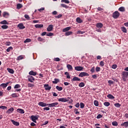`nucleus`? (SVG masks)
<instances>
[{"instance_id":"412c9836","label":"nucleus","mask_w":128,"mask_h":128,"mask_svg":"<svg viewBox=\"0 0 128 128\" xmlns=\"http://www.w3.org/2000/svg\"><path fill=\"white\" fill-rule=\"evenodd\" d=\"M9 16H10V14L8 13V12H4V14H3L4 18H8Z\"/></svg>"},{"instance_id":"bf43d9fd","label":"nucleus","mask_w":128,"mask_h":128,"mask_svg":"<svg viewBox=\"0 0 128 128\" xmlns=\"http://www.w3.org/2000/svg\"><path fill=\"white\" fill-rule=\"evenodd\" d=\"M54 62H60V58H54Z\"/></svg>"},{"instance_id":"f257e3e1","label":"nucleus","mask_w":128,"mask_h":128,"mask_svg":"<svg viewBox=\"0 0 128 128\" xmlns=\"http://www.w3.org/2000/svg\"><path fill=\"white\" fill-rule=\"evenodd\" d=\"M122 80L124 82H126V78H128V72H123L122 73Z\"/></svg>"},{"instance_id":"49530a36","label":"nucleus","mask_w":128,"mask_h":128,"mask_svg":"<svg viewBox=\"0 0 128 128\" xmlns=\"http://www.w3.org/2000/svg\"><path fill=\"white\" fill-rule=\"evenodd\" d=\"M38 42H44V39L42 38L41 37H38Z\"/></svg>"},{"instance_id":"37998d69","label":"nucleus","mask_w":128,"mask_h":128,"mask_svg":"<svg viewBox=\"0 0 128 128\" xmlns=\"http://www.w3.org/2000/svg\"><path fill=\"white\" fill-rule=\"evenodd\" d=\"M104 104L105 106H109L110 105V104L109 102H104Z\"/></svg>"},{"instance_id":"ea45409f","label":"nucleus","mask_w":128,"mask_h":128,"mask_svg":"<svg viewBox=\"0 0 128 128\" xmlns=\"http://www.w3.org/2000/svg\"><path fill=\"white\" fill-rule=\"evenodd\" d=\"M3 30H6V28H8V26H6V25H3L1 26Z\"/></svg>"},{"instance_id":"f03ea898","label":"nucleus","mask_w":128,"mask_h":128,"mask_svg":"<svg viewBox=\"0 0 128 128\" xmlns=\"http://www.w3.org/2000/svg\"><path fill=\"white\" fill-rule=\"evenodd\" d=\"M70 100V97L65 98H60L58 100L59 102H68Z\"/></svg>"},{"instance_id":"4c0bfd02","label":"nucleus","mask_w":128,"mask_h":128,"mask_svg":"<svg viewBox=\"0 0 128 128\" xmlns=\"http://www.w3.org/2000/svg\"><path fill=\"white\" fill-rule=\"evenodd\" d=\"M94 104L96 106H98V101L96 100H94Z\"/></svg>"},{"instance_id":"39448f33","label":"nucleus","mask_w":128,"mask_h":128,"mask_svg":"<svg viewBox=\"0 0 128 128\" xmlns=\"http://www.w3.org/2000/svg\"><path fill=\"white\" fill-rule=\"evenodd\" d=\"M48 104L49 108H54V106H56L58 105V102H56L52 104Z\"/></svg>"},{"instance_id":"b1692460","label":"nucleus","mask_w":128,"mask_h":128,"mask_svg":"<svg viewBox=\"0 0 128 128\" xmlns=\"http://www.w3.org/2000/svg\"><path fill=\"white\" fill-rule=\"evenodd\" d=\"M7 70H8V72H10V74H14V70H12V68H8Z\"/></svg>"},{"instance_id":"4468645a","label":"nucleus","mask_w":128,"mask_h":128,"mask_svg":"<svg viewBox=\"0 0 128 128\" xmlns=\"http://www.w3.org/2000/svg\"><path fill=\"white\" fill-rule=\"evenodd\" d=\"M70 28H72L70 26L66 27V28H64L62 30V32H68V30H70Z\"/></svg>"},{"instance_id":"6e6552de","label":"nucleus","mask_w":128,"mask_h":128,"mask_svg":"<svg viewBox=\"0 0 128 128\" xmlns=\"http://www.w3.org/2000/svg\"><path fill=\"white\" fill-rule=\"evenodd\" d=\"M18 28H20V30H24V28H26V26H24V24L22 23H20L18 25Z\"/></svg>"},{"instance_id":"3c124183","label":"nucleus","mask_w":128,"mask_h":128,"mask_svg":"<svg viewBox=\"0 0 128 128\" xmlns=\"http://www.w3.org/2000/svg\"><path fill=\"white\" fill-rule=\"evenodd\" d=\"M20 88V85L16 84L14 86V88Z\"/></svg>"},{"instance_id":"09e8293b","label":"nucleus","mask_w":128,"mask_h":128,"mask_svg":"<svg viewBox=\"0 0 128 128\" xmlns=\"http://www.w3.org/2000/svg\"><path fill=\"white\" fill-rule=\"evenodd\" d=\"M80 108H84V104L82 102L80 103Z\"/></svg>"},{"instance_id":"f3484780","label":"nucleus","mask_w":128,"mask_h":128,"mask_svg":"<svg viewBox=\"0 0 128 128\" xmlns=\"http://www.w3.org/2000/svg\"><path fill=\"white\" fill-rule=\"evenodd\" d=\"M122 126H124V128H128V122H124L121 124Z\"/></svg>"},{"instance_id":"6ab92c4d","label":"nucleus","mask_w":128,"mask_h":128,"mask_svg":"<svg viewBox=\"0 0 128 128\" xmlns=\"http://www.w3.org/2000/svg\"><path fill=\"white\" fill-rule=\"evenodd\" d=\"M96 28H102L104 26V24L102 23L99 22L96 24Z\"/></svg>"},{"instance_id":"72a5a7b5","label":"nucleus","mask_w":128,"mask_h":128,"mask_svg":"<svg viewBox=\"0 0 128 128\" xmlns=\"http://www.w3.org/2000/svg\"><path fill=\"white\" fill-rule=\"evenodd\" d=\"M118 10H120V12H125L126 11V9L124 8V7H120L118 8Z\"/></svg>"},{"instance_id":"0e129e2a","label":"nucleus","mask_w":128,"mask_h":128,"mask_svg":"<svg viewBox=\"0 0 128 128\" xmlns=\"http://www.w3.org/2000/svg\"><path fill=\"white\" fill-rule=\"evenodd\" d=\"M95 68H94V67H92V68H91V70H90V72H95Z\"/></svg>"},{"instance_id":"9d476101","label":"nucleus","mask_w":128,"mask_h":128,"mask_svg":"<svg viewBox=\"0 0 128 128\" xmlns=\"http://www.w3.org/2000/svg\"><path fill=\"white\" fill-rule=\"evenodd\" d=\"M44 88L46 90H50V89L52 88V87L50 86H48V84H45L44 85Z\"/></svg>"},{"instance_id":"58836bf2","label":"nucleus","mask_w":128,"mask_h":128,"mask_svg":"<svg viewBox=\"0 0 128 128\" xmlns=\"http://www.w3.org/2000/svg\"><path fill=\"white\" fill-rule=\"evenodd\" d=\"M78 86H80V88H84V82L80 83L78 84Z\"/></svg>"},{"instance_id":"aec40b11","label":"nucleus","mask_w":128,"mask_h":128,"mask_svg":"<svg viewBox=\"0 0 128 128\" xmlns=\"http://www.w3.org/2000/svg\"><path fill=\"white\" fill-rule=\"evenodd\" d=\"M29 74H30V76H36L37 73H36V72H34L33 70H32L30 72H29Z\"/></svg>"},{"instance_id":"79ce46f5","label":"nucleus","mask_w":128,"mask_h":128,"mask_svg":"<svg viewBox=\"0 0 128 128\" xmlns=\"http://www.w3.org/2000/svg\"><path fill=\"white\" fill-rule=\"evenodd\" d=\"M64 74L66 76V78H70V74H68V72H65Z\"/></svg>"},{"instance_id":"052dcab7","label":"nucleus","mask_w":128,"mask_h":128,"mask_svg":"<svg viewBox=\"0 0 128 128\" xmlns=\"http://www.w3.org/2000/svg\"><path fill=\"white\" fill-rule=\"evenodd\" d=\"M28 88H32V86H34V84H32L28 83Z\"/></svg>"},{"instance_id":"c756f323","label":"nucleus","mask_w":128,"mask_h":128,"mask_svg":"<svg viewBox=\"0 0 128 128\" xmlns=\"http://www.w3.org/2000/svg\"><path fill=\"white\" fill-rule=\"evenodd\" d=\"M58 82H60V80L58 78H54V81L52 82V83L54 84H56Z\"/></svg>"},{"instance_id":"603ef678","label":"nucleus","mask_w":128,"mask_h":128,"mask_svg":"<svg viewBox=\"0 0 128 128\" xmlns=\"http://www.w3.org/2000/svg\"><path fill=\"white\" fill-rule=\"evenodd\" d=\"M24 16L25 18H26V20H28L30 18V16H29L28 14H25V15Z\"/></svg>"},{"instance_id":"864d4df0","label":"nucleus","mask_w":128,"mask_h":128,"mask_svg":"<svg viewBox=\"0 0 128 128\" xmlns=\"http://www.w3.org/2000/svg\"><path fill=\"white\" fill-rule=\"evenodd\" d=\"M112 126H118V122H112Z\"/></svg>"},{"instance_id":"c9c22d12","label":"nucleus","mask_w":128,"mask_h":128,"mask_svg":"<svg viewBox=\"0 0 128 128\" xmlns=\"http://www.w3.org/2000/svg\"><path fill=\"white\" fill-rule=\"evenodd\" d=\"M60 6H62V8H68V6H66V4H62Z\"/></svg>"},{"instance_id":"e433bc0d","label":"nucleus","mask_w":128,"mask_h":128,"mask_svg":"<svg viewBox=\"0 0 128 128\" xmlns=\"http://www.w3.org/2000/svg\"><path fill=\"white\" fill-rule=\"evenodd\" d=\"M13 50V48L12 46H10L9 48H8L7 49H6V52H10V50Z\"/></svg>"},{"instance_id":"9b49d317","label":"nucleus","mask_w":128,"mask_h":128,"mask_svg":"<svg viewBox=\"0 0 128 128\" xmlns=\"http://www.w3.org/2000/svg\"><path fill=\"white\" fill-rule=\"evenodd\" d=\"M52 28H54V26H52V24H50L48 26L47 30L48 32H52Z\"/></svg>"},{"instance_id":"2eb2a0df","label":"nucleus","mask_w":128,"mask_h":128,"mask_svg":"<svg viewBox=\"0 0 128 128\" xmlns=\"http://www.w3.org/2000/svg\"><path fill=\"white\" fill-rule=\"evenodd\" d=\"M36 28H44V24H36L34 26Z\"/></svg>"},{"instance_id":"5fc2aeb1","label":"nucleus","mask_w":128,"mask_h":128,"mask_svg":"<svg viewBox=\"0 0 128 128\" xmlns=\"http://www.w3.org/2000/svg\"><path fill=\"white\" fill-rule=\"evenodd\" d=\"M100 66H104V62L103 61H101L100 63Z\"/></svg>"},{"instance_id":"0eeeda50","label":"nucleus","mask_w":128,"mask_h":128,"mask_svg":"<svg viewBox=\"0 0 128 128\" xmlns=\"http://www.w3.org/2000/svg\"><path fill=\"white\" fill-rule=\"evenodd\" d=\"M38 117L36 116H31V120L34 122H36V120H38Z\"/></svg>"},{"instance_id":"473e14b6","label":"nucleus","mask_w":128,"mask_h":128,"mask_svg":"<svg viewBox=\"0 0 128 128\" xmlns=\"http://www.w3.org/2000/svg\"><path fill=\"white\" fill-rule=\"evenodd\" d=\"M56 89L60 92V90H62V87H60L58 86H56Z\"/></svg>"},{"instance_id":"774afa93","label":"nucleus","mask_w":128,"mask_h":128,"mask_svg":"<svg viewBox=\"0 0 128 128\" xmlns=\"http://www.w3.org/2000/svg\"><path fill=\"white\" fill-rule=\"evenodd\" d=\"M6 46H10V42H6L5 43Z\"/></svg>"},{"instance_id":"a18cd8bd","label":"nucleus","mask_w":128,"mask_h":128,"mask_svg":"<svg viewBox=\"0 0 128 128\" xmlns=\"http://www.w3.org/2000/svg\"><path fill=\"white\" fill-rule=\"evenodd\" d=\"M32 42L30 38H26V40L24 41V42L26 44V42Z\"/></svg>"},{"instance_id":"8fccbe9b","label":"nucleus","mask_w":128,"mask_h":128,"mask_svg":"<svg viewBox=\"0 0 128 128\" xmlns=\"http://www.w3.org/2000/svg\"><path fill=\"white\" fill-rule=\"evenodd\" d=\"M24 58V56H20L18 58V60H22Z\"/></svg>"},{"instance_id":"a211bd4d","label":"nucleus","mask_w":128,"mask_h":128,"mask_svg":"<svg viewBox=\"0 0 128 128\" xmlns=\"http://www.w3.org/2000/svg\"><path fill=\"white\" fill-rule=\"evenodd\" d=\"M16 111L18 112H19V114H24V110L21 108L18 109Z\"/></svg>"},{"instance_id":"ddd939ff","label":"nucleus","mask_w":128,"mask_h":128,"mask_svg":"<svg viewBox=\"0 0 128 128\" xmlns=\"http://www.w3.org/2000/svg\"><path fill=\"white\" fill-rule=\"evenodd\" d=\"M10 82H8L6 84H2L0 86L3 88H6L8 86Z\"/></svg>"},{"instance_id":"a19ab883","label":"nucleus","mask_w":128,"mask_h":128,"mask_svg":"<svg viewBox=\"0 0 128 128\" xmlns=\"http://www.w3.org/2000/svg\"><path fill=\"white\" fill-rule=\"evenodd\" d=\"M121 30L123 32H126V28L125 27H122Z\"/></svg>"},{"instance_id":"1a4fd4ad","label":"nucleus","mask_w":128,"mask_h":128,"mask_svg":"<svg viewBox=\"0 0 128 128\" xmlns=\"http://www.w3.org/2000/svg\"><path fill=\"white\" fill-rule=\"evenodd\" d=\"M28 80L30 82H34V78L32 76H28Z\"/></svg>"},{"instance_id":"c85d7f7f","label":"nucleus","mask_w":128,"mask_h":128,"mask_svg":"<svg viewBox=\"0 0 128 128\" xmlns=\"http://www.w3.org/2000/svg\"><path fill=\"white\" fill-rule=\"evenodd\" d=\"M70 34H72V32L70 31V32H67L65 33V36H70Z\"/></svg>"},{"instance_id":"13d9d810","label":"nucleus","mask_w":128,"mask_h":128,"mask_svg":"<svg viewBox=\"0 0 128 128\" xmlns=\"http://www.w3.org/2000/svg\"><path fill=\"white\" fill-rule=\"evenodd\" d=\"M78 110L76 109V108H75L74 110V111L76 112H75L76 114H80V112L78 111Z\"/></svg>"},{"instance_id":"7c9ffc66","label":"nucleus","mask_w":128,"mask_h":128,"mask_svg":"<svg viewBox=\"0 0 128 128\" xmlns=\"http://www.w3.org/2000/svg\"><path fill=\"white\" fill-rule=\"evenodd\" d=\"M76 22H78V24H80L82 22V19H80V18H77L76 19Z\"/></svg>"},{"instance_id":"6e6d98bb","label":"nucleus","mask_w":128,"mask_h":128,"mask_svg":"<svg viewBox=\"0 0 128 128\" xmlns=\"http://www.w3.org/2000/svg\"><path fill=\"white\" fill-rule=\"evenodd\" d=\"M77 34H84V32L78 30V31Z\"/></svg>"},{"instance_id":"dca6fc26","label":"nucleus","mask_w":128,"mask_h":128,"mask_svg":"<svg viewBox=\"0 0 128 128\" xmlns=\"http://www.w3.org/2000/svg\"><path fill=\"white\" fill-rule=\"evenodd\" d=\"M14 110V108H11L6 111V113L10 114H12V112Z\"/></svg>"},{"instance_id":"f704fd0d","label":"nucleus","mask_w":128,"mask_h":128,"mask_svg":"<svg viewBox=\"0 0 128 128\" xmlns=\"http://www.w3.org/2000/svg\"><path fill=\"white\" fill-rule=\"evenodd\" d=\"M114 106L116 108H120L122 104H120V103H116L114 104Z\"/></svg>"},{"instance_id":"4d7b16f0","label":"nucleus","mask_w":128,"mask_h":128,"mask_svg":"<svg viewBox=\"0 0 128 128\" xmlns=\"http://www.w3.org/2000/svg\"><path fill=\"white\" fill-rule=\"evenodd\" d=\"M62 14H60L57 16H55V18H62Z\"/></svg>"},{"instance_id":"4be33fe9","label":"nucleus","mask_w":128,"mask_h":128,"mask_svg":"<svg viewBox=\"0 0 128 128\" xmlns=\"http://www.w3.org/2000/svg\"><path fill=\"white\" fill-rule=\"evenodd\" d=\"M12 122L13 124H14V126H20V122H16L14 120H12Z\"/></svg>"},{"instance_id":"bb28decb","label":"nucleus","mask_w":128,"mask_h":128,"mask_svg":"<svg viewBox=\"0 0 128 128\" xmlns=\"http://www.w3.org/2000/svg\"><path fill=\"white\" fill-rule=\"evenodd\" d=\"M19 96L20 95L16 93H14L12 94L11 96H12V98H18Z\"/></svg>"},{"instance_id":"f8f14e48","label":"nucleus","mask_w":128,"mask_h":128,"mask_svg":"<svg viewBox=\"0 0 128 128\" xmlns=\"http://www.w3.org/2000/svg\"><path fill=\"white\" fill-rule=\"evenodd\" d=\"M74 69L76 70H78V71H80V70H84V68L82 66H75L74 67Z\"/></svg>"},{"instance_id":"2f4dec72","label":"nucleus","mask_w":128,"mask_h":128,"mask_svg":"<svg viewBox=\"0 0 128 128\" xmlns=\"http://www.w3.org/2000/svg\"><path fill=\"white\" fill-rule=\"evenodd\" d=\"M107 97L108 98H110L111 100H114V96L110 94H108L107 96Z\"/></svg>"},{"instance_id":"393cba45","label":"nucleus","mask_w":128,"mask_h":128,"mask_svg":"<svg viewBox=\"0 0 128 128\" xmlns=\"http://www.w3.org/2000/svg\"><path fill=\"white\" fill-rule=\"evenodd\" d=\"M66 68L69 70H72V65L68 64L66 66Z\"/></svg>"},{"instance_id":"a878e982","label":"nucleus","mask_w":128,"mask_h":128,"mask_svg":"<svg viewBox=\"0 0 128 128\" xmlns=\"http://www.w3.org/2000/svg\"><path fill=\"white\" fill-rule=\"evenodd\" d=\"M76 80H78V82H80V79L76 76L74 77L72 79V81H73V82H76Z\"/></svg>"},{"instance_id":"5701e85b","label":"nucleus","mask_w":128,"mask_h":128,"mask_svg":"<svg viewBox=\"0 0 128 128\" xmlns=\"http://www.w3.org/2000/svg\"><path fill=\"white\" fill-rule=\"evenodd\" d=\"M22 8V4H16V8L17 10H20Z\"/></svg>"},{"instance_id":"680f3d73","label":"nucleus","mask_w":128,"mask_h":128,"mask_svg":"<svg viewBox=\"0 0 128 128\" xmlns=\"http://www.w3.org/2000/svg\"><path fill=\"white\" fill-rule=\"evenodd\" d=\"M0 108H2V110H6L8 108L5 106H0Z\"/></svg>"},{"instance_id":"cd10ccee","label":"nucleus","mask_w":128,"mask_h":128,"mask_svg":"<svg viewBox=\"0 0 128 128\" xmlns=\"http://www.w3.org/2000/svg\"><path fill=\"white\" fill-rule=\"evenodd\" d=\"M1 24H8V22H6V20H4L3 21L0 22Z\"/></svg>"},{"instance_id":"e2e57ef3","label":"nucleus","mask_w":128,"mask_h":128,"mask_svg":"<svg viewBox=\"0 0 128 128\" xmlns=\"http://www.w3.org/2000/svg\"><path fill=\"white\" fill-rule=\"evenodd\" d=\"M116 68H118V65L116 64H113L112 66V68H114V70H116Z\"/></svg>"},{"instance_id":"423d86ee","label":"nucleus","mask_w":128,"mask_h":128,"mask_svg":"<svg viewBox=\"0 0 128 128\" xmlns=\"http://www.w3.org/2000/svg\"><path fill=\"white\" fill-rule=\"evenodd\" d=\"M38 106H42V108L44 106H48V104H46V103H44V102H39L38 103Z\"/></svg>"},{"instance_id":"69168bd1","label":"nucleus","mask_w":128,"mask_h":128,"mask_svg":"<svg viewBox=\"0 0 128 128\" xmlns=\"http://www.w3.org/2000/svg\"><path fill=\"white\" fill-rule=\"evenodd\" d=\"M102 118V115H101L100 114H99L97 117L96 118Z\"/></svg>"},{"instance_id":"c03bdc74","label":"nucleus","mask_w":128,"mask_h":128,"mask_svg":"<svg viewBox=\"0 0 128 128\" xmlns=\"http://www.w3.org/2000/svg\"><path fill=\"white\" fill-rule=\"evenodd\" d=\"M61 2H64L65 4H70L68 0H62Z\"/></svg>"},{"instance_id":"20e7f679","label":"nucleus","mask_w":128,"mask_h":128,"mask_svg":"<svg viewBox=\"0 0 128 128\" xmlns=\"http://www.w3.org/2000/svg\"><path fill=\"white\" fill-rule=\"evenodd\" d=\"M90 74H88L87 72H80L78 76H80V78H82L83 76H88Z\"/></svg>"},{"instance_id":"de8ad7c7","label":"nucleus","mask_w":128,"mask_h":128,"mask_svg":"<svg viewBox=\"0 0 128 128\" xmlns=\"http://www.w3.org/2000/svg\"><path fill=\"white\" fill-rule=\"evenodd\" d=\"M47 36H54V33L52 32H49L46 34Z\"/></svg>"},{"instance_id":"7ed1b4c3","label":"nucleus","mask_w":128,"mask_h":128,"mask_svg":"<svg viewBox=\"0 0 128 128\" xmlns=\"http://www.w3.org/2000/svg\"><path fill=\"white\" fill-rule=\"evenodd\" d=\"M120 12H118L116 11L112 14V18H118V16H120Z\"/></svg>"},{"instance_id":"338daca9","label":"nucleus","mask_w":128,"mask_h":128,"mask_svg":"<svg viewBox=\"0 0 128 128\" xmlns=\"http://www.w3.org/2000/svg\"><path fill=\"white\" fill-rule=\"evenodd\" d=\"M96 72H100V68L96 67Z\"/></svg>"}]
</instances>
